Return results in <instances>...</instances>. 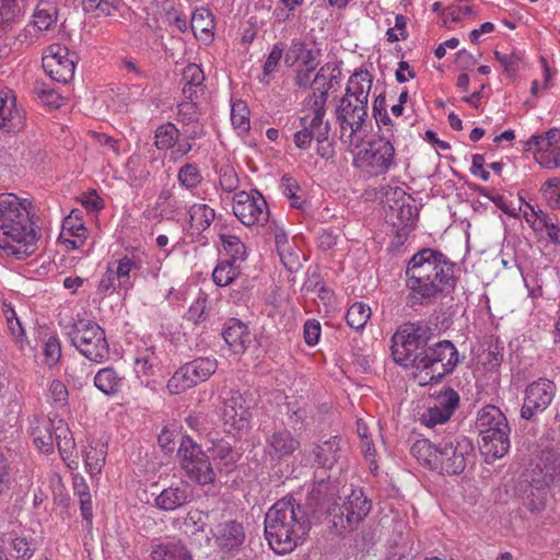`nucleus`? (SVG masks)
Listing matches in <instances>:
<instances>
[{"instance_id":"1","label":"nucleus","mask_w":560,"mask_h":560,"mask_svg":"<svg viewBox=\"0 0 560 560\" xmlns=\"http://www.w3.org/2000/svg\"><path fill=\"white\" fill-rule=\"evenodd\" d=\"M434 329L424 322L406 323L392 337V355L396 363L422 372L420 384L439 382L458 363V351L450 340L431 343Z\"/></svg>"},{"instance_id":"2","label":"nucleus","mask_w":560,"mask_h":560,"mask_svg":"<svg viewBox=\"0 0 560 560\" xmlns=\"http://www.w3.org/2000/svg\"><path fill=\"white\" fill-rule=\"evenodd\" d=\"M455 264L443 253L433 248L417 252L408 261L406 276L410 290L408 303L431 304L448 294L456 285Z\"/></svg>"},{"instance_id":"3","label":"nucleus","mask_w":560,"mask_h":560,"mask_svg":"<svg viewBox=\"0 0 560 560\" xmlns=\"http://www.w3.org/2000/svg\"><path fill=\"white\" fill-rule=\"evenodd\" d=\"M31 208V202L14 194L0 196V248L11 249L18 259L34 254L40 236L32 222Z\"/></svg>"},{"instance_id":"4","label":"nucleus","mask_w":560,"mask_h":560,"mask_svg":"<svg viewBox=\"0 0 560 560\" xmlns=\"http://www.w3.org/2000/svg\"><path fill=\"white\" fill-rule=\"evenodd\" d=\"M310 529L307 514L292 497L277 501L265 515L266 539L279 555L293 551Z\"/></svg>"},{"instance_id":"5","label":"nucleus","mask_w":560,"mask_h":560,"mask_svg":"<svg viewBox=\"0 0 560 560\" xmlns=\"http://www.w3.org/2000/svg\"><path fill=\"white\" fill-rule=\"evenodd\" d=\"M185 424L191 432H188L184 425L180 427L182 441L177 448L180 467L190 481L209 485L214 480L215 474L208 457L196 441L202 429V421L189 416L185 419Z\"/></svg>"},{"instance_id":"6","label":"nucleus","mask_w":560,"mask_h":560,"mask_svg":"<svg viewBox=\"0 0 560 560\" xmlns=\"http://www.w3.org/2000/svg\"><path fill=\"white\" fill-rule=\"evenodd\" d=\"M68 336L82 355L95 363L109 357V346L103 328L95 322L79 319L71 325Z\"/></svg>"},{"instance_id":"7","label":"nucleus","mask_w":560,"mask_h":560,"mask_svg":"<svg viewBox=\"0 0 560 560\" xmlns=\"http://www.w3.org/2000/svg\"><path fill=\"white\" fill-rule=\"evenodd\" d=\"M436 467L442 474L460 475L472 456V443L464 435L450 434L436 442Z\"/></svg>"},{"instance_id":"8","label":"nucleus","mask_w":560,"mask_h":560,"mask_svg":"<svg viewBox=\"0 0 560 560\" xmlns=\"http://www.w3.org/2000/svg\"><path fill=\"white\" fill-rule=\"evenodd\" d=\"M258 399L252 390L241 392L231 388L223 393L221 417L225 425L241 431L247 429Z\"/></svg>"},{"instance_id":"9","label":"nucleus","mask_w":560,"mask_h":560,"mask_svg":"<svg viewBox=\"0 0 560 560\" xmlns=\"http://www.w3.org/2000/svg\"><path fill=\"white\" fill-rule=\"evenodd\" d=\"M371 501L361 490H352L341 504L334 502L327 510L336 530H351L363 521L371 511Z\"/></svg>"},{"instance_id":"10","label":"nucleus","mask_w":560,"mask_h":560,"mask_svg":"<svg viewBox=\"0 0 560 560\" xmlns=\"http://www.w3.org/2000/svg\"><path fill=\"white\" fill-rule=\"evenodd\" d=\"M392 135L384 132L378 140L369 144V148L360 151L354 160L358 167L371 176L385 174L394 164L395 148L390 142Z\"/></svg>"},{"instance_id":"11","label":"nucleus","mask_w":560,"mask_h":560,"mask_svg":"<svg viewBox=\"0 0 560 560\" xmlns=\"http://www.w3.org/2000/svg\"><path fill=\"white\" fill-rule=\"evenodd\" d=\"M233 202V213L244 225H265L268 222V205L257 189L250 192L244 190L236 192Z\"/></svg>"},{"instance_id":"12","label":"nucleus","mask_w":560,"mask_h":560,"mask_svg":"<svg viewBox=\"0 0 560 560\" xmlns=\"http://www.w3.org/2000/svg\"><path fill=\"white\" fill-rule=\"evenodd\" d=\"M556 395V385L548 378H539L530 383L525 389L524 402L521 408V417L532 420L537 413L542 412L551 404Z\"/></svg>"},{"instance_id":"13","label":"nucleus","mask_w":560,"mask_h":560,"mask_svg":"<svg viewBox=\"0 0 560 560\" xmlns=\"http://www.w3.org/2000/svg\"><path fill=\"white\" fill-rule=\"evenodd\" d=\"M77 59V55L70 54L67 47L54 45L49 47V55L44 56L43 66L51 79L68 83L74 75Z\"/></svg>"},{"instance_id":"14","label":"nucleus","mask_w":560,"mask_h":560,"mask_svg":"<svg viewBox=\"0 0 560 560\" xmlns=\"http://www.w3.org/2000/svg\"><path fill=\"white\" fill-rule=\"evenodd\" d=\"M335 113L341 131H345L347 127L350 128L349 138L351 139L362 129L363 124L368 118V104L342 96Z\"/></svg>"},{"instance_id":"15","label":"nucleus","mask_w":560,"mask_h":560,"mask_svg":"<svg viewBox=\"0 0 560 560\" xmlns=\"http://www.w3.org/2000/svg\"><path fill=\"white\" fill-rule=\"evenodd\" d=\"M217 364L208 358H198L177 370V388L183 390L205 382L215 371Z\"/></svg>"},{"instance_id":"16","label":"nucleus","mask_w":560,"mask_h":560,"mask_svg":"<svg viewBox=\"0 0 560 560\" xmlns=\"http://www.w3.org/2000/svg\"><path fill=\"white\" fill-rule=\"evenodd\" d=\"M245 541V530L242 523L229 521L218 526L215 544L218 548L229 556L236 555Z\"/></svg>"},{"instance_id":"17","label":"nucleus","mask_w":560,"mask_h":560,"mask_svg":"<svg viewBox=\"0 0 560 560\" xmlns=\"http://www.w3.org/2000/svg\"><path fill=\"white\" fill-rule=\"evenodd\" d=\"M300 447V442L288 430L275 431L266 438L265 455L271 460L293 454Z\"/></svg>"},{"instance_id":"18","label":"nucleus","mask_w":560,"mask_h":560,"mask_svg":"<svg viewBox=\"0 0 560 560\" xmlns=\"http://www.w3.org/2000/svg\"><path fill=\"white\" fill-rule=\"evenodd\" d=\"M459 402V395L453 388H447L438 397V405L431 407L422 416L423 422L428 427L447 421L454 413Z\"/></svg>"},{"instance_id":"19","label":"nucleus","mask_w":560,"mask_h":560,"mask_svg":"<svg viewBox=\"0 0 560 560\" xmlns=\"http://www.w3.org/2000/svg\"><path fill=\"white\" fill-rule=\"evenodd\" d=\"M532 476L533 481L560 490V456L551 452L544 453Z\"/></svg>"},{"instance_id":"20","label":"nucleus","mask_w":560,"mask_h":560,"mask_svg":"<svg viewBox=\"0 0 560 560\" xmlns=\"http://www.w3.org/2000/svg\"><path fill=\"white\" fill-rule=\"evenodd\" d=\"M24 127V117L16 107L11 92H0V128L7 132H18Z\"/></svg>"},{"instance_id":"21","label":"nucleus","mask_w":560,"mask_h":560,"mask_svg":"<svg viewBox=\"0 0 560 560\" xmlns=\"http://www.w3.org/2000/svg\"><path fill=\"white\" fill-rule=\"evenodd\" d=\"M510 427L503 425L493 432L481 435L479 448L483 455L498 459L503 457L510 448Z\"/></svg>"},{"instance_id":"22","label":"nucleus","mask_w":560,"mask_h":560,"mask_svg":"<svg viewBox=\"0 0 560 560\" xmlns=\"http://www.w3.org/2000/svg\"><path fill=\"white\" fill-rule=\"evenodd\" d=\"M222 338L234 353H242L250 342L247 326L237 318H230L222 330Z\"/></svg>"},{"instance_id":"23","label":"nucleus","mask_w":560,"mask_h":560,"mask_svg":"<svg viewBox=\"0 0 560 560\" xmlns=\"http://www.w3.org/2000/svg\"><path fill=\"white\" fill-rule=\"evenodd\" d=\"M155 20L156 38L160 40L161 47L173 56V47L171 45L175 36V12L173 7L171 5L168 9L164 8L163 11L156 15Z\"/></svg>"},{"instance_id":"24","label":"nucleus","mask_w":560,"mask_h":560,"mask_svg":"<svg viewBox=\"0 0 560 560\" xmlns=\"http://www.w3.org/2000/svg\"><path fill=\"white\" fill-rule=\"evenodd\" d=\"M503 425L509 427L508 419L494 405H487L479 410L476 427L480 436L493 432Z\"/></svg>"},{"instance_id":"25","label":"nucleus","mask_w":560,"mask_h":560,"mask_svg":"<svg viewBox=\"0 0 560 560\" xmlns=\"http://www.w3.org/2000/svg\"><path fill=\"white\" fill-rule=\"evenodd\" d=\"M372 75L368 70L355 71L349 79L343 96L368 104Z\"/></svg>"},{"instance_id":"26","label":"nucleus","mask_w":560,"mask_h":560,"mask_svg":"<svg viewBox=\"0 0 560 560\" xmlns=\"http://www.w3.org/2000/svg\"><path fill=\"white\" fill-rule=\"evenodd\" d=\"M547 487L533 481L527 485L524 490V495L522 498L523 506L529 511L530 513H540L545 510L547 504Z\"/></svg>"},{"instance_id":"27","label":"nucleus","mask_w":560,"mask_h":560,"mask_svg":"<svg viewBox=\"0 0 560 560\" xmlns=\"http://www.w3.org/2000/svg\"><path fill=\"white\" fill-rule=\"evenodd\" d=\"M340 439L332 436L317 444L313 453L315 462L323 468H331L340 457Z\"/></svg>"},{"instance_id":"28","label":"nucleus","mask_w":560,"mask_h":560,"mask_svg":"<svg viewBox=\"0 0 560 560\" xmlns=\"http://www.w3.org/2000/svg\"><path fill=\"white\" fill-rule=\"evenodd\" d=\"M313 116L305 115L300 118V124L305 125L310 130H313L315 133V140L318 143H324L328 140L330 124L329 121H324V117L326 114V108L320 107H311Z\"/></svg>"},{"instance_id":"29","label":"nucleus","mask_w":560,"mask_h":560,"mask_svg":"<svg viewBox=\"0 0 560 560\" xmlns=\"http://www.w3.org/2000/svg\"><path fill=\"white\" fill-rule=\"evenodd\" d=\"M205 80L203 71L196 63L187 65L182 72V93L186 100H194L197 89L201 86Z\"/></svg>"},{"instance_id":"30","label":"nucleus","mask_w":560,"mask_h":560,"mask_svg":"<svg viewBox=\"0 0 560 560\" xmlns=\"http://www.w3.org/2000/svg\"><path fill=\"white\" fill-rule=\"evenodd\" d=\"M411 455L418 460V463L432 470L436 467V443H431L427 439L417 440L410 448Z\"/></svg>"},{"instance_id":"31","label":"nucleus","mask_w":560,"mask_h":560,"mask_svg":"<svg viewBox=\"0 0 560 560\" xmlns=\"http://www.w3.org/2000/svg\"><path fill=\"white\" fill-rule=\"evenodd\" d=\"M214 219V210L207 205H192L188 210V223L191 234L206 230Z\"/></svg>"},{"instance_id":"32","label":"nucleus","mask_w":560,"mask_h":560,"mask_svg":"<svg viewBox=\"0 0 560 560\" xmlns=\"http://www.w3.org/2000/svg\"><path fill=\"white\" fill-rule=\"evenodd\" d=\"M182 129L177 128V152L182 154L188 153L192 144L189 140H195L203 133V127L198 119L182 121Z\"/></svg>"},{"instance_id":"33","label":"nucleus","mask_w":560,"mask_h":560,"mask_svg":"<svg viewBox=\"0 0 560 560\" xmlns=\"http://www.w3.org/2000/svg\"><path fill=\"white\" fill-rule=\"evenodd\" d=\"M122 378L113 368L101 369L94 376V385L105 395H115L120 390Z\"/></svg>"},{"instance_id":"34","label":"nucleus","mask_w":560,"mask_h":560,"mask_svg":"<svg viewBox=\"0 0 560 560\" xmlns=\"http://www.w3.org/2000/svg\"><path fill=\"white\" fill-rule=\"evenodd\" d=\"M54 434L58 451L62 459H69L75 448V442L70 429L67 424L63 423L62 420H59L56 427H54Z\"/></svg>"},{"instance_id":"35","label":"nucleus","mask_w":560,"mask_h":560,"mask_svg":"<svg viewBox=\"0 0 560 560\" xmlns=\"http://www.w3.org/2000/svg\"><path fill=\"white\" fill-rule=\"evenodd\" d=\"M190 28L199 40L208 42L212 37L213 20L208 11L195 12L190 19Z\"/></svg>"},{"instance_id":"36","label":"nucleus","mask_w":560,"mask_h":560,"mask_svg":"<svg viewBox=\"0 0 560 560\" xmlns=\"http://www.w3.org/2000/svg\"><path fill=\"white\" fill-rule=\"evenodd\" d=\"M57 7L48 1L37 4L34 12V25L40 31L49 30L57 21Z\"/></svg>"},{"instance_id":"37","label":"nucleus","mask_w":560,"mask_h":560,"mask_svg":"<svg viewBox=\"0 0 560 560\" xmlns=\"http://www.w3.org/2000/svg\"><path fill=\"white\" fill-rule=\"evenodd\" d=\"M54 427H56L55 423H49L37 425L32 430L33 442L43 453L49 454L54 451L55 434L51 432Z\"/></svg>"},{"instance_id":"38","label":"nucleus","mask_w":560,"mask_h":560,"mask_svg":"<svg viewBox=\"0 0 560 560\" xmlns=\"http://www.w3.org/2000/svg\"><path fill=\"white\" fill-rule=\"evenodd\" d=\"M371 314L372 312L369 305L362 302H355L347 312V324L355 330L363 329L370 319Z\"/></svg>"},{"instance_id":"39","label":"nucleus","mask_w":560,"mask_h":560,"mask_svg":"<svg viewBox=\"0 0 560 560\" xmlns=\"http://www.w3.org/2000/svg\"><path fill=\"white\" fill-rule=\"evenodd\" d=\"M238 273V267L235 265V261L223 260L214 268L212 279L217 285L225 287L233 282Z\"/></svg>"},{"instance_id":"40","label":"nucleus","mask_w":560,"mask_h":560,"mask_svg":"<svg viewBox=\"0 0 560 560\" xmlns=\"http://www.w3.org/2000/svg\"><path fill=\"white\" fill-rule=\"evenodd\" d=\"M106 450L103 444L100 446L90 445L84 451V462L90 475H97L101 472L105 464Z\"/></svg>"},{"instance_id":"41","label":"nucleus","mask_w":560,"mask_h":560,"mask_svg":"<svg viewBox=\"0 0 560 560\" xmlns=\"http://www.w3.org/2000/svg\"><path fill=\"white\" fill-rule=\"evenodd\" d=\"M177 180L186 189H192L199 186L202 176L195 164H186L177 172Z\"/></svg>"},{"instance_id":"42","label":"nucleus","mask_w":560,"mask_h":560,"mask_svg":"<svg viewBox=\"0 0 560 560\" xmlns=\"http://www.w3.org/2000/svg\"><path fill=\"white\" fill-rule=\"evenodd\" d=\"M231 121L240 132H246L249 129L248 109L245 103L236 102L232 105Z\"/></svg>"},{"instance_id":"43","label":"nucleus","mask_w":560,"mask_h":560,"mask_svg":"<svg viewBox=\"0 0 560 560\" xmlns=\"http://www.w3.org/2000/svg\"><path fill=\"white\" fill-rule=\"evenodd\" d=\"M278 255L283 264V266L290 271H298L302 267L303 254L296 247L292 245L285 247L282 250L278 252Z\"/></svg>"},{"instance_id":"44","label":"nucleus","mask_w":560,"mask_h":560,"mask_svg":"<svg viewBox=\"0 0 560 560\" xmlns=\"http://www.w3.org/2000/svg\"><path fill=\"white\" fill-rule=\"evenodd\" d=\"M174 133L175 125L172 122L160 126L155 131V147L159 150H172L175 144Z\"/></svg>"},{"instance_id":"45","label":"nucleus","mask_w":560,"mask_h":560,"mask_svg":"<svg viewBox=\"0 0 560 560\" xmlns=\"http://www.w3.org/2000/svg\"><path fill=\"white\" fill-rule=\"evenodd\" d=\"M281 189L289 198L291 207L300 209L302 207V198L296 192L301 189L298 182L290 175L285 174L281 178Z\"/></svg>"},{"instance_id":"46","label":"nucleus","mask_w":560,"mask_h":560,"mask_svg":"<svg viewBox=\"0 0 560 560\" xmlns=\"http://www.w3.org/2000/svg\"><path fill=\"white\" fill-rule=\"evenodd\" d=\"M339 77L340 70L337 67H332L329 80L322 82L320 84H315L319 95H316V101L311 104V107L326 108L328 92L332 88V81L337 80Z\"/></svg>"},{"instance_id":"47","label":"nucleus","mask_w":560,"mask_h":560,"mask_svg":"<svg viewBox=\"0 0 560 560\" xmlns=\"http://www.w3.org/2000/svg\"><path fill=\"white\" fill-rule=\"evenodd\" d=\"M221 238L223 247L226 249L228 254L231 255V261L236 262L237 259L245 258L246 247L237 236L222 235Z\"/></svg>"},{"instance_id":"48","label":"nucleus","mask_w":560,"mask_h":560,"mask_svg":"<svg viewBox=\"0 0 560 560\" xmlns=\"http://www.w3.org/2000/svg\"><path fill=\"white\" fill-rule=\"evenodd\" d=\"M75 493L79 497L80 510L83 518L89 523L92 522L93 512H92V500L91 494L88 491V487L85 483H80L74 486Z\"/></svg>"},{"instance_id":"49","label":"nucleus","mask_w":560,"mask_h":560,"mask_svg":"<svg viewBox=\"0 0 560 560\" xmlns=\"http://www.w3.org/2000/svg\"><path fill=\"white\" fill-rule=\"evenodd\" d=\"M493 54H494L495 59L503 67L504 72L509 77H515V74L517 72V68H518V62L521 61V56H518L514 51H512L510 54H504L499 50H495Z\"/></svg>"},{"instance_id":"50","label":"nucleus","mask_w":560,"mask_h":560,"mask_svg":"<svg viewBox=\"0 0 560 560\" xmlns=\"http://www.w3.org/2000/svg\"><path fill=\"white\" fill-rule=\"evenodd\" d=\"M306 49L307 48H306L305 42L294 38L291 42V44L283 57L285 66L289 68H292L293 66H295L296 62L300 61L302 57H304Z\"/></svg>"},{"instance_id":"51","label":"nucleus","mask_w":560,"mask_h":560,"mask_svg":"<svg viewBox=\"0 0 560 560\" xmlns=\"http://www.w3.org/2000/svg\"><path fill=\"white\" fill-rule=\"evenodd\" d=\"M283 51H284L283 43L279 42L272 46V49L269 52V55L264 63V67H262L264 75L271 74L278 68L280 60L283 58Z\"/></svg>"},{"instance_id":"52","label":"nucleus","mask_w":560,"mask_h":560,"mask_svg":"<svg viewBox=\"0 0 560 560\" xmlns=\"http://www.w3.org/2000/svg\"><path fill=\"white\" fill-rule=\"evenodd\" d=\"M44 354L49 366L55 365L61 357V346L56 337H50L44 347Z\"/></svg>"},{"instance_id":"53","label":"nucleus","mask_w":560,"mask_h":560,"mask_svg":"<svg viewBox=\"0 0 560 560\" xmlns=\"http://www.w3.org/2000/svg\"><path fill=\"white\" fill-rule=\"evenodd\" d=\"M219 182L221 188L228 192L234 191L238 187L237 174L231 167L221 168Z\"/></svg>"},{"instance_id":"54","label":"nucleus","mask_w":560,"mask_h":560,"mask_svg":"<svg viewBox=\"0 0 560 560\" xmlns=\"http://www.w3.org/2000/svg\"><path fill=\"white\" fill-rule=\"evenodd\" d=\"M12 546L18 558L30 559L35 551L34 544L28 541L25 537H16L13 539Z\"/></svg>"},{"instance_id":"55","label":"nucleus","mask_w":560,"mask_h":560,"mask_svg":"<svg viewBox=\"0 0 560 560\" xmlns=\"http://www.w3.org/2000/svg\"><path fill=\"white\" fill-rule=\"evenodd\" d=\"M152 560H175V545L172 542L156 545L151 552Z\"/></svg>"},{"instance_id":"56","label":"nucleus","mask_w":560,"mask_h":560,"mask_svg":"<svg viewBox=\"0 0 560 560\" xmlns=\"http://www.w3.org/2000/svg\"><path fill=\"white\" fill-rule=\"evenodd\" d=\"M49 393L51 395L52 400L56 404L61 405V406L67 404L68 389L62 382H60L58 380H54L50 383Z\"/></svg>"},{"instance_id":"57","label":"nucleus","mask_w":560,"mask_h":560,"mask_svg":"<svg viewBox=\"0 0 560 560\" xmlns=\"http://www.w3.org/2000/svg\"><path fill=\"white\" fill-rule=\"evenodd\" d=\"M191 119H197V106L194 100L177 104V120L189 121Z\"/></svg>"},{"instance_id":"58","label":"nucleus","mask_w":560,"mask_h":560,"mask_svg":"<svg viewBox=\"0 0 560 560\" xmlns=\"http://www.w3.org/2000/svg\"><path fill=\"white\" fill-rule=\"evenodd\" d=\"M320 336V325L316 320H307L304 324V339L310 346L318 342Z\"/></svg>"},{"instance_id":"59","label":"nucleus","mask_w":560,"mask_h":560,"mask_svg":"<svg viewBox=\"0 0 560 560\" xmlns=\"http://www.w3.org/2000/svg\"><path fill=\"white\" fill-rule=\"evenodd\" d=\"M156 506L161 510L165 511H174L175 510V489L168 488L165 489L156 499Z\"/></svg>"},{"instance_id":"60","label":"nucleus","mask_w":560,"mask_h":560,"mask_svg":"<svg viewBox=\"0 0 560 560\" xmlns=\"http://www.w3.org/2000/svg\"><path fill=\"white\" fill-rule=\"evenodd\" d=\"M214 454L226 464H233L237 459V453L233 451L232 446L226 442L219 443L214 450Z\"/></svg>"},{"instance_id":"61","label":"nucleus","mask_w":560,"mask_h":560,"mask_svg":"<svg viewBox=\"0 0 560 560\" xmlns=\"http://www.w3.org/2000/svg\"><path fill=\"white\" fill-rule=\"evenodd\" d=\"M35 93L45 104L55 108L60 106V96L54 90L35 86Z\"/></svg>"},{"instance_id":"62","label":"nucleus","mask_w":560,"mask_h":560,"mask_svg":"<svg viewBox=\"0 0 560 560\" xmlns=\"http://www.w3.org/2000/svg\"><path fill=\"white\" fill-rule=\"evenodd\" d=\"M85 229L83 222L79 220L77 217L73 215L67 217L62 222V231L60 235L67 236L68 234L70 236L73 235V233L83 231Z\"/></svg>"},{"instance_id":"63","label":"nucleus","mask_w":560,"mask_h":560,"mask_svg":"<svg viewBox=\"0 0 560 560\" xmlns=\"http://www.w3.org/2000/svg\"><path fill=\"white\" fill-rule=\"evenodd\" d=\"M316 69H307V68L300 67L296 70V74L294 78L295 85L301 89H308V88L313 86L314 82H312L313 81L312 73Z\"/></svg>"},{"instance_id":"64","label":"nucleus","mask_w":560,"mask_h":560,"mask_svg":"<svg viewBox=\"0 0 560 560\" xmlns=\"http://www.w3.org/2000/svg\"><path fill=\"white\" fill-rule=\"evenodd\" d=\"M158 443L165 454H172L175 450L173 431L163 429L158 436Z\"/></svg>"}]
</instances>
